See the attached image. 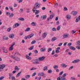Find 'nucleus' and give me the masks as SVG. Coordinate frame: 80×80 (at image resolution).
Listing matches in <instances>:
<instances>
[{
    "label": "nucleus",
    "mask_w": 80,
    "mask_h": 80,
    "mask_svg": "<svg viewBox=\"0 0 80 80\" xmlns=\"http://www.w3.org/2000/svg\"><path fill=\"white\" fill-rule=\"evenodd\" d=\"M40 7V4L38 2H36L34 6V8L37 9Z\"/></svg>",
    "instance_id": "obj_1"
},
{
    "label": "nucleus",
    "mask_w": 80,
    "mask_h": 80,
    "mask_svg": "<svg viewBox=\"0 0 80 80\" xmlns=\"http://www.w3.org/2000/svg\"><path fill=\"white\" fill-rule=\"evenodd\" d=\"M11 58H13L14 60H16V61H18V62H19L20 60V58H18V57H15V56H14L12 55L11 56Z\"/></svg>",
    "instance_id": "obj_2"
},
{
    "label": "nucleus",
    "mask_w": 80,
    "mask_h": 80,
    "mask_svg": "<svg viewBox=\"0 0 80 80\" xmlns=\"http://www.w3.org/2000/svg\"><path fill=\"white\" fill-rule=\"evenodd\" d=\"M6 67V65H5V64H3L1 65L0 66V72H1V71H2L3 68H5V67Z\"/></svg>",
    "instance_id": "obj_3"
},
{
    "label": "nucleus",
    "mask_w": 80,
    "mask_h": 80,
    "mask_svg": "<svg viewBox=\"0 0 80 80\" xmlns=\"http://www.w3.org/2000/svg\"><path fill=\"white\" fill-rule=\"evenodd\" d=\"M32 11H33V13H35V14L37 15L40 13V11L38 10H34V9H32Z\"/></svg>",
    "instance_id": "obj_4"
},
{
    "label": "nucleus",
    "mask_w": 80,
    "mask_h": 80,
    "mask_svg": "<svg viewBox=\"0 0 80 80\" xmlns=\"http://www.w3.org/2000/svg\"><path fill=\"white\" fill-rule=\"evenodd\" d=\"M68 34H64L63 35L62 37L63 38H67L68 37Z\"/></svg>",
    "instance_id": "obj_5"
},
{
    "label": "nucleus",
    "mask_w": 80,
    "mask_h": 80,
    "mask_svg": "<svg viewBox=\"0 0 80 80\" xmlns=\"http://www.w3.org/2000/svg\"><path fill=\"white\" fill-rule=\"evenodd\" d=\"M19 24L18 23H15L14 25H13V28H17V27H19Z\"/></svg>",
    "instance_id": "obj_6"
},
{
    "label": "nucleus",
    "mask_w": 80,
    "mask_h": 80,
    "mask_svg": "<svg viewBox=\"0 0 80 80\" xmlns=\"http://www.w3.org/2000/svg\"><path fill=\"white\" fill-rule=\"evenodd\" d=\"M34 34H30L29 35H28L27 36L28 38L29 39H30V38H31L32 37H33V36H34Z\"/></svg>",
    "instance_id": "obj_7"
},
{
    "label": "nucleus",
    "mask_w": 80,
    "mask_h": 80,
    "mask_svg": "<svg viewBox=\"0 0 80 80\" xmlns=\"http://www.w3.org/2000/svg\"><path fill=\"white\" fill-rule=\"evenodd\" d=\"M2 50L3 52L5 53H7L8 52V51H7V49L6 48H2Z\"/></svg>",
    "instance_id": "obj_8"
},
{
    "label": "nucleus",
    "mask_w": 80,
    "mask_h": 80,
    "mask_svg": "<svg viewBox=\"0 0 80 80\" xmlns=\"http://www.w3.org/2000/svg\"><path fill=\"white\" fill-rule=\"evenodd\" d=\"M78 12L77 11H73L72 12L71 14L73 15L74 16H75L77 14Z\"/></svg>",
    "instance_id": "obj_9"
},
{
    "label": "nucleus",
    "mask_w": 80,
    "mask_h": 80,
    "mask_svg": "<svg viewBox=\"0 0 80 80\" xmlns=\"http://www.w3.org/2000/svg\"><path fill=\"white\" fill-rule=\"evenodd\" d=\"M47 34L48 33L47 32H44L42 33V37L43 38H45L46 37H47Z\"/></svg>",
    "instance_id": "obj_10"
},
{
    "label": "nucleus",
    "mask_w": 80,
    "mask_h": 80,
    "mask_svg": "<svg viewBox=\"0 0 80 80\" xmlns=\"http://www.w3.org/2000/svg\"><path fill=\"white\" fill-rule=\"evenodd\" d=\"M38 59L39 61H43V60H45V57H41L39 58Z\"/></svg>",
    "instance_id": "obj_11"
},
{
    "label": "nucleus",
    "mask_w": 80,
    "mask_h": 80,
    "mask_svg": "<svg viewBox=\"0 0 80 80\" xmlns=\"http://www.w3.org/2000/svg\"><path fill=\"white\" fill-rule=\"evenodd\" d=\"M2 39L4 40H8V38L6 37V36H4L2 37Z\"/></svg>",
    "instance_id": "obj_12"
},
{
    "label": "nucleus",
    "mask_w": 80,
    "mask_h": 80,
    "mask_svg": "<svg viewBox=\"0 0 80 80\" xmlns=\"http://www.w3.org/2000/svg\"><path fill=\"white\" fill-rule=\"evenodd\" d=\"M79 59H76L72 61V63H76L78 62H79Z\"/></svg>",
    "instance_id": "obj_13"
},
{
    "label": "nucleus",
    "mask_w": 80,
    "mask_h": 80,
    "mask_svg": "<svg viewBox=\"0 0 80 80\" xmlns=\"http://www.w3.org/2000/svg\"><path fill=\"white\" fill-rule=\"evenodd\" d=\"M66 18H67L68 20L71 18V16L69 15H67L66 16Z\"/></svg>",
    "instance_id": "obj_14"
},
{
    "label": "nucleus",
    "mask_w": 80,
    "mask_h": 80,
    "mask_svg": "<svg viewBox=\"0 0 80 80\" xmlns=\"http://www.w3.org/2000/svg\"><path fill=\"white\" fill-rule=\"evenodd\" d=\"M61 65L62 68H66L67 67V65L64 63L61 64Z\"/></svg>",
    "instance_id": "obj_15"
},
{
    "label": "nucleus",
    "mask_w": 80,
    "mask_h": 80,
    "mask_svg": "<svg viewBox=\"0 0 80 80\" xmlns=\"http://www.w3.org/2000/svg\"><path fill=\"white\" fill-rule=\"evenodd\" d=\"M46 17L47 16H46V15H43L41 16V19H42V20H45V19H46Z\"/></svg>",
    "instance_id": "obj_16"
},
{
    "label": "nucleus",
    "mask_w": 80,
    "mask_h": 80,
    "mask_svg": "<svg viewBox=\"0 0 80 80\" xmlns=\"http://www.w3.org/2000/svg\"><path fill=\"white\" fill-rule=\"evenodd\" d=\"M26 58L28 59V60H32V58L31 57H29L28 56V55L27 54L26 56Z\"/></svg>",
    "instance_id": "obj_17"
},
{
    "label": "nucleus",
    "mask_w": 80,
    "mask_h": 80,
    "mask_svg": "<svg viewBox=\"0 0 80 80\" xmlns=\"http://www.w3.org/2000/svg\"><path fill=\"white\" fill-rule=\"evenodd\" d=\"M32 62L33 63L35 64L36 63L37 64H38V63H39V62L38 61H37L35 60H33L32 61Z\"/></svg>",
    "instance_id": "obj_18"
},
{
    "label": "nucleus",
    "mask_w": 80,
    "mask_h": 80,
    "mask_svg": "<svg viewBox=\"0 0 80 80\" xmlns=\"http://www.w3.org/2000/svg\"><path fill=\"white\" fill-rule=\"evenodd\" d=\"M69 48L70 49H71V50H75V49H76L75 48V47L72 46L69 47Z\"/></svg>",
    "instance_id": "obj_19"
},
{
    "label": "nucleus",
    "mask_w": 80,
    "mask_h": 80,
    "mask_svg": "<svg viewBox=\"0 0 80 80\" xmlns=\"http://www.w3.org/2000/svg\"><path fill=\"white\" fill-rule=\"evenodd\" d=\"M31 25L32 26H33L34 27H35L36 26V25H37V24L35 22H32L31 23Z\"/></svg>",
    "instance_id": "obj_20"
},
{
    "label": "nucleus",
    "mask_w": 80,
    "mask_h": 80,
    "mask_svg": "<svg viewBox=\"0 0 80 80\" xmlns=\"http://www.w3.org/2000/svg\"><path fill=\"white\" fill-rule=\"evenodd\" d=\"M9 37L11 38H13L14 37V34H11L9 35Z\"/></svg>",
    "instance_id": "obj_21"
},
{
    "label": "nucleus",
    "mask_w": 80,
    "mask_h": 80,
    "mask_svg": "<svg viewBox=\"0 0 80 80\" xmlns=\"http://www.w3.org/2000/svg\"><path fill=\"white\" fill-rule=\"evenodd\" d=\"M41 52H45L46 50V49L45 48H42L40 49Z\"/></svg>",
    "instance_id": "obj_22"
},
{
    "label": "nucleus",
    "mask_w": 80,
    "mask_h": 80,
    "mask_svg": "<svg viewBox=\"0 0 80 80\" xmlns=\"http://www.w3.org/2000/svg\"><path fill=\"white\" fill-rule=\"evenodd\" d=\"M43 70L45 71V70H48V67L47 66H45L43 68Z\"/></svg>",
    "instance_id": "obj_23"
},
{
    "label": "nucleus",
    "mask_w": 80,
    "mask_h": 80,
    "mask_svg": "<svg viewBox=\"0 0 80 80\" xmlns=\"http://www.w3.org/2000/svg\"><path fill=\"white\" fill-rule=\"evenodd\" d=\"M57 39V38L56 37H54L53 38H52V39H51V41L52 42H53V41H55V40H56Z\"/></svg>",
    "instance_id": "obj_24"
},
{
    "label": "nucleus",
    "mask_w": 80,
    "mask_h": 80,
    "mask_svg": "<svg viewBox=\"0 0 80 80\" xmlns=\"http://www.w3.org/2000/svg\"><path fill=\"white\" fill-rule=\"evenodd\" d=\"M44 73L43 72H41L38 73V76H43Z\"/></svg>",
    "instance_id": "obj_25"
},
{
    "label": "nucleus",
    "mask_w": 80,
    "mask_h": 80,
    "mask_svg": "<svg viewBox=\"0 0 80 80\" xmlns=\"http://www.w3.org/2000/svg\"><path fill=\"white\" fill-rule=\"evenodd\" d=\"M21 73H22V72L21 71L17 74L16 75V77H18L20 75Z\"/></svg>",
    "instance_id": "obj_26"
},
{
    "label": "nucleus",
    "mask_w": 80,
    "mask_h": 80,
    "mask_svg": "<svg viewBox=\"0 0 80 80\" xmlns=\"http://www.w3.org/2000/svg\"><path fill=\"white\" fill-rule=\"evenodd\" d=\"M18 20H20V21H24L25 20L24 18H19L18 19Z\"/></svg>",
    "instance_id": "obj_27"
},
{
    "label": "nucleus",
    "mask_w": 80,
    "mask_h": 80,
    "mask_svg": "<svg viewBox=\"0 0 80 80\" xmlns=\"http://www.w3.org/2000/svg\"><path fill=\"white\" fill-rule=\"evenodd\" d=\"M19 12L20 13H23V9L22 8L20 9Z\"/></svg>",
    "instance_id": "obj_28"
},
{
    "label": "nucleus",
    "mask_w": 80,
    "mask_h": 80,
    "mask_svg": "<svg viewBox=\"0 0 80 80\" xmlns=\"http://www.w3.org/2000/svg\"><path fill=\"white\" fill-rule=\"evenodd\" d=\"M30 28H26L25 30V32H29L30 31Z\"/></svg>",
    "instance_id": "obj_29"
},
{
    "label": "nucleus",
    "mask_w": 80,
    "mask_h": 80,
    "mask_svg": "<svg viewBox=\"0 0 80 80\" xmlns=\"http://www.w3.org/2000/svg\"><path fill=\"white\" fill-rule=\"evenodd\" d=\"M9 51H11L12 50H13V47L11 46L9 48Z\"/></svg>",
    "instance_id": "obj_30"
},
{
    "label": "nucleus",
    "mask_w": 80,
    "mask_h": 80,
    "mask_svg": "<svg viewBox=\"0 0 80 80\" xmlns=\"http://www.w3.org/2000/svg\"><path fill=\"white\" fill-rule=\"evenodd\" d=\"M11 30H12V28H9L7 29V31L8 32H10V31H11Z\"/></svg>",
    "instance_id": "obj_31"
},
{
    "label": "nucleus",
    "mask_w": 80,
    "mask_h": 80,
    "mask_svg": "<svg viewBox=\"0 0 80 80\" xmlns=\"http://www.w3.org/2000/svg\"><path fill=\"white\" fill-rule=\"evenodd\" d=\"M77 30H75V31H74V30H72V34H74V33H76L77 32Z\"/></svg>",
    "instance_id": "obj_32"
},
{
    "label": "nucleus",
    "mask_w": 80,
    "mask_h": 80,
    "mask_svg": "<svg viewBox=\"0 0 80 80\" xmlns=\"http://www.w3.org/2000/svg\"><path fill=\"white\" fill-rule=\"evenodd\" d=\"M52 50V49L51 48H48V52H51Z\"/></svg>",
    "instance_id": "obj_33"
},
{
    "label": "nucleus",
    "mask_w": 80,
    "mask_h": 80,
    "mask_svg": "<svg viewBox=\"0 0 80 80\" xmlns=\"http://www.w3.org/2000/svg\"><path fill=\"white\" fill-rule=\"evenodd\" d=\"M55 52L56 53H59L60 52V51L59 50H58L56 49V50H55Z\"/></svg>",
    "instance_id": "obj_34"
},
{
    "label": "nucleus",
    "mask_w": 80,
    "mask_h": 80,
    "mask_svg": "<svg viewBox=\"0 0 80 80\" xmlns=\"http://www.w3.org/2000/svg\"><path fill=\"white\" fill-rule=\"evenodd\" d=\"M15 70H19V68H18L17 66H16L15 67Z\"/></svg>",
    "instance_id": "obj_35"
},
{
    "label": "nucleus",
    "mask_w": 80,
    "mask_h": 80,
    "mask_svg": "<svg viewBox=\"0 0 80 80\" xmlns=\"http://www.w3.org/2000/svg\"><path fill=\"white\" fill-rule=\"evenodd\" d=\"M77 43V45H80V41H78V42H76Z\"/></svg>",
    "instance_id": "obj_36"
},
{
    "label": "nucleus",
    "mask_w": 80,
    "mask_h": 80,
    "mask_svg": "<svg viewBox=\"0 0 80 80\" xmlns=\"http://www.w3.org/2000/svg\"><path fill=\"white\" fill-rule=\"evenodd\" d=\"M10 13L8 12H6V15H7V16H8V15H10Z\"/></svg>",
    "instance_id": "obj_37"
},
{
    "label": "nucleus",
    "mask_w": 80,
    "mask_h": 80,
    "mask_svg": "<svg viewBox=\"0 0 80 80\" xmlns=\"http://www.w3.org/2000/svg\"><path fill=\"white\" fill-rule=\"evenodd\" d=\"M30 77V75H27L26 76L25 78H29Z\"/></svg>",
    "instance_id": "obj_38"
},
{
    "label": "nucleus",
    "mask_w": 80,
    "mask_h": 80,
    "mask_svg": "<svg viewBox=\"0 0 80 80\" xmlns=\"http://www.w3.org/2000/svg\"><path fill=\"white\" fill-rule=\"evenodd\" d=\"M17 1L18 3H22L23 1V0H17Z\"/></svg>",
    "instance_id": "obj_39"
},
{
    "label": "nucleus",
    "mask_w": 80,
    "mask_h": 80,
    "mask_svg": "<svg viewBox=\"0 0 80 80\" xmlns=\"http://www.w3.org/2000/svg\"><path fill=\"white\" fill-rule=\"evenodd\" d=\"M48 73H51L52 72V71L51 70H49L48 71Z\"/></svg>",
    "instance_id": "obj_40"
},
{
    "label": "nucleus",
    "mask_w": 80,
    "mask_h": 80,
    "mask_svg": "<svg viewBox=\"0 0 80 80\" xmlns=\"http://www.w3.org/2000/svg\"><path fill=\"white\" fill-rule=\"evenodd\" d=\"M36 43V41L35 40H34L32 41V42H31V44H34V43Z\"/></svg>",
    "instance_id": "obj_41"
},
{
    "label": "nucleus",
    "mask_w": 80,
    "mask_h": 80,
    "mask_svg": "<svg viewBox=\"0 0 80 80\" xmlns=\"http://www.w3.org/2000/svg\"><path fill=\"white\" fill-rule=\"evenodd\" d=\"M73 66H71L70 68H69L68 70H72V69H73Z\"/></svg>",
    "instance_id": "obj_42"
},
{
    "label": "nucleus",
    "mask_w": 80,
    "mask_h": 80,
    "mask_svg": "<svg viewBox=\"0 0 80 80\" xmlns=\"http://www.w3.org/2000/svg\"><path fill=\"white\" fill-rule=\"evenodd\" d=\"M10 9L11 11H13V7L12 6L10 7Z\"/></svg>",
    "instance_id": "obj_43"
},
{
    "label": "nucleus",
    "mask_w": 80,
    "mask_h": 80,
    "mask_svg": "<svg viewBox=\"0 0 80 80\" xmlns=\"http://www.w3.org/2000/svg\"><path fill=\"white\" fill-rule=\"evenodd\" d=\"M53 17H54L53 16V15H51L50 16V18L51 19H52V18H53Z\"/></svg>",
    "instance_id": "obj_44"
},
{
    "label": "nucleus",
    "mask_w": 80,
    "mask_h": 80,
    "mask_svg": "<svg viewBox=\"0 0 80 80\" xmlns=\"http://www.w3.org/2000/svg\"><path fill=\"white\" fill-rule=\"evenodd\" d=\"M64 11H67V8L66 7H65L64 8Z\"/></svg>",
    "instance_id": "obj_45"
},
{
    "label": "nucleus",
    "mask_w": 80,
    "mask_h": 80,
    "mask_svg": "<svg viewBox=\"0 0 80 80\" xmlns=\"http://www.w3.org/2000/svg\"><path fill=\"white\" fill-rule=\"evenodd\" d=\"M64 77H62L61 78V80H65V78H64Z\"/></svg>",
    "instance_id": "obj_46"
},
{
    "label": "nucleus",
    "mask_w": 80,
    "mask_h": 80,
    "mask_svg": "<svg viewBox=\"0 0 80 80\" xmlns=\"http://www.w3.org/2000/svg\"><path fill=\"white\" fill-rule=\"evenodd\" d=\"M55 54V51L53 50L52 51L51 54L53 55Z\"/></svg>",
    "instance_id": "obj_47"
},
{
    "label": "nucleus",
    "mask_w": 80,
    "mask_h": 80,
    "mask_svg": "<svg viewBox=\"0 0 80 80\" xmlns=\"http://www.w3.org/2000/svg\"><path fill=\"white\" fill-rule=\"evenodd\" d=\"M33 47H31L29 48L28 49V50H33Z\"/></svg>",
    "instance_id": "obj_48"
},
{
    "label": "nucleus",
    "mask_w": 80,
    "mask_h": 80,
    "mask_svg": "<svg viewBox=\"0 0 80 80\" xmlns=\"http://www.w3.org/2000/svg\"><path fill=\"white\" fill-rule=\"evenodd\" d=\"M62 44H63V43H61L59 44L58 45V47H61V46L62 45Z\"/></svg>",
    "instance_id": "obj_49"
},
{
    "label": "nucleus",
    "mask_w": 80,
    "mask_h": 80,
    "mask_svg": "<svg viewBox=\"0 0 80 80\" xmlns=\"http://www.w3.org/2000/svg\"><path fill=\"white\" fill-rule=\"evenodd\" d=\"M58 3H56L55 4V5H54V7H58Z\"/></svg>",
    "instance_id": "obj_50"
},
{
    "label": "nucleus",
    "mask_w": 80,
    "mask_h": 80,
    "mask_svg": "<svg viewBox=\"0 0 80 80\" xmlns=\"http://www.w3.org/2000/svg\"><path fill=\"white\" fill-rule=\"evenodd\" d=\"M61 28V27H58L57 28V30L58 31V30H59L60 29V28Z\"/></svg>",
    "instance_id": "obj_51"
},
{
    "label": "nucleus",
    "mask_w": 80,
    "mask_h": 80,
    "mask_svg": "<svg viewBox=\"0 0 80 80\" xmlns=\"http://www.w3.org/2000/svg\"><path fill=\"white\" fill-rule=\"evenodd\" d=\"M76 48L78 50H80V46H78L76 47Z\"/></svg>",
    "instance_id": "obj_52"
},
{
    "label": "nucleus",
    "mask_w": 80,
    "mask_h": 80,
    "mask_svg": "<svg viewBox=\"0 0 80 80\" xmlns=\"http://www.w3.org/2000/svg\"><path fill=\"white\" fill-rule=\"evenodd\" d=\"M12 78V80H15V77L12 76L11 77Z\"/></svg>",
    "instance_id": "obj_53"
},
{
    "label": "nucleus",
    "mask_w": 80,
    "mask_h": 80,
    "mask_svg": "<svg viewBox=\"0 0 80 80\" xmlns=\"http://www.w3.org/2000/svg\"><path fill=\"white\" fill-rule=\"evenodd\" d=\"M14 15H13V13H12V14H10V16L9 17H13V16Z\"/></svg>",
    "instance_id": "obj_54"
},
{
    "label": "nucleus",
    "mask_w": 80,
    "mask_h": 80,
    "mask_svg": "<svg viewBox=\"0 0 80 80\" xmlns=\"http://www.w3.org/2000/svg\"><path fill=\"white\" fill-rule=\"evenodd\" d=\"M9 77H12V76H13V74L11 73H9Z\"/></svg>",
    "instance_id": "obj_55"
},
{
    "label": "nucleus",
    "mask_w": 80,
    "mask_h": 80,
    "mask_svg": "<svg viewBox=\"0 0 80 80\" xmlns=\"http://www.w3.org/2000/svg\"><path fill=\"white\" fill-rule=\"evenodd\" d=\"M58 68V66L57 65H55L53 67V68Z\"/></svg>",
    "instance_id": "obj_56"
},
{
    "label": "nucleus",
    "mask_w": 80,
    "mask_h": 80,
    "mask_svg": "<svg viewBox=\"0 0 80 80\" xmlns=\"http://www.w3.org/2000/svg\"><path fill=\"white\" fill-rule=\"evenodd\" d=\"M71 80H75V78L71 77Z\"/></svg>",
    "instance_id": "obj_57"
},
{
    "label": "nucleus",
    "mask_w": 80,
    "mask_h": 80,
    "mask_svg": "<svg viewBox=\"0 0 80 80\" xmlns=\"http://www.w3.org/2000/svg\"><path fill=\"white\" fill-rule=\"evenodd\" d=\"M36 74V72L34 73L32 75V77H34Z\"/></svg>",
    "instance_id": "obj_58"
},
{
    "label": "nucleus",
    "mask_w": 80,
    "mask_h": 80,
    "mask_svg": "<svg viewBox=\"0 0 80 80\" xmlns=\"http://www.w3.org/2000/svg\"><path fill=\"white\" fill-rule=\"evenodd\" d=\"M52 31H56V28H54L52 29Z\"/></svg>",
    "instance_id": "obj_59"
},
{
    "label": "nucleus",
    "mask_w": 80,
    "mask_h": 80,
    "mask_svg": "<svg viewBox=\"0 0 80 80\" xmlns=\"http://www.w3.org/2000/svg\"><path fill=\"white\" fill-rule=\"evenodd\" d=\"M34 53H38V51H37V50H35L34 51Z\"/></svg>",
    "instance_id": "obj_60"
},
{
    "label": "nucleus",
    "mask_w": 80,
    "mask_h": 80,
    "mask_svg": "<svg viewBox=\"0 0 80 80\" xmlns=\"http://www.w3.org/2000/svg\"><path fill=\"white\" fill-rule=\"evenodd\" d=\"M63 71L61 72L59 74V75H62V74H63Z\"/></svg>",
    "instance_id": "obj_61"
},
{
    "label": "nucleus",
    "mask_w": 80,
    "mask_h": 80,
    "mask_svg": "<svg viewBox=\"0 0 80 80\" xmlns=\"http://www.w3.org/2000/svg\"><path fill=\"white\" fill-rule=\"evenodd\" d=\"M36 69H37L36 68H33L31 69V71L33 70H36Z\"/></svg>",
    "instance_id": "obj_62"
},
{
    "label": "nucleus",
    "mask_w": 80,
    "mask_h": 80,
    "mask_svg": "<svg viewBox=\"0 0 80 80\" xmlns=\"http://www.w3.org/2000/svg\"><path fill=\"white\" fill-rule=\"evenodd\" d=\"M68 46H71L72 45V43L70 42L68 43Z\"/></svg>",
    "instance_id": "obj_63"
},
{
    "label": "nucleus",
    "mask_w": 80,
    "mask_h": 80,
    "mask_svg": "<svg viewBox=\"0 0 80 80\" xmlns=\"http://www.w3.org/2000/svg\"><path fill=\"white\" fill-rule=\"evenodd\" d=\"M4 78V77H1L0 78V80H3Z\"/></svg>",
    "instance_id": "obj_64"
}]
</instances>
